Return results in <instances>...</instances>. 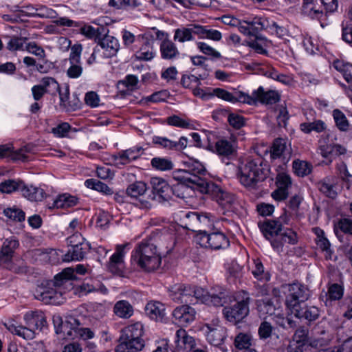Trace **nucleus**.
Segmentation results:
<instances>
[{
	"instance_id": "4c0bfd02",
	"label": "nucleus",
	"mask_w": 352,
	"mask_h": 352,
	"mask_svg": "<svg viewBox=\"0 0 352 352\" xmlns=\"http://www.w3.org/2000/svg\"><path fill=\"white\" fill-rule=\"evenodd\" d=\"M114 314L122 318H129L133 314V309L131 305L126 300L118 301L113 307Z\"/></svg>"
},
{
	"instance_id": "37998d69",
	"label": "nucleus",
	"mask_w": 352,
	"mask_h": 352,
	"mask_svg": "<svg viewBox=\"0 0 352 352\" xmlns=\"http://www.w3.org/2000/svg\"><path fill=\"white\" fill-rule=\"evenodd\" d=\"M167 123L170 126L188 129H195L197 125L195 121L183 119L176 115L168 117Z\"/></svg>"
},
{
	"instance_id": "3c124183",
	"label": "nucleus",
	"mask_w": 352,
	"mask_h": 352,
	"mask_svg": "<svg viewBox=\"0 0 352 352\" xmlns=\"http://www.w3.org/2000/svg\"><path fill=\"white\" fill-rule=\"evenodd\" d=\"M86 187L97 190L104 195H111L113 190L106 184L96 179H88L85 182Z\"/></svg>"
},
{
	"instance_id": "cd10ccee",
	"label": "nucleus",
	"mask_w": 352,
	"mask_h": 352,
	"mask_svg": "<svg viewBox=\"0 0 352 352\" xmlns=\"http://www.w3.org/2000/svg\"><path fill=\"white\" fill-rule=\"evenodd\" d=\"M89 250L90 245L88 241H85L79 245H76L75 247L69 248L67 252L64 255L63 261L69 262L71 261L82 260Z\"/></svg>"
},
{
	"instance_id": "72a5a7b5",
	"label": "nucleus",
	"mask_w": 352,
	"mask_h": 352,
	"mask_svg": "<svg viewBox=\"0 0 352 352\" xmlns=\"http://www.w3.org/2000/svg\"><path fill=\"white\" fill-rule=\"evenodd\" d=\"M261 312L269 316L277 314L279 312L280 304L276 298H265L258 305Z\"/></svg>"
},
{
	"instance_id": "9b49d317",
	"label": "nucleus",
	"mask_w": 352,
	"mask_h": 352,
	"mask_svg": "<svg viewBox=\"0 0 352 352\" xmlns=\"http://www.w3.org/2000/svg\"><path fill=\"white\" fill-rule=\"evenodd\" d=\"M229 245V241L222 232L210 233L206 229H199V246L219 250Z\"/></svg>"
},
{
	"instance_id": "1a4fd4ad",
	"label": "nucleus",
	"mask_w": 352,
	"mask_h": 352,
	"mask_svg": "<svg viewBox=\"0 0 352 352\" xmlns=\"http://www.w3.org/2000/svg\"><path fill=\"white\" fill-rule=\"evenodd\" d=\"M285 289V305L290 311L302 305L309 297L308 288L299 283L289 284Z\"/></svg>"
},
{
	"instance_id": "4be33fe9",
	"label": "nucleus",
	"mask_w": 352,
	"mask_h": 352,
	"mask_svg": "<svg viewBox=\"0 0 352 352\" xmlns=\"http://www.w3.org/2000/svg\"><path fill=\"white\" fill-rule=\"evenodd\" d=\"M319 153L322 157L327 159L330 164L334 158L346 153V148L337 144L327 143L325 140H319Z\"/></svg>"
},
{
	"instance_id": "680f3d73",
	"label": "nucleus",
	"mask_w": 352,
	"mask_h": 352,
	"mask_svg": "<svg viewBox=\"0 0 352 352\" xmlns=\"http://www.w3.org/2000/svg\"><path fill=\"white\" fill-rule=\"evenodd\" d=\"M184 87L192 89L195 96L198 95V77L195 74H184L182 78Z\"/></svg>"
},
{
	"instance_id": "ea45409f",
	"label": "nucleus",
	"mask_w": 352,
	"mask_h": 352,
	"mask_svg": "<svg viewBox=\"0 0 352 352\" xmlns=\"http://www.w3.org/2000/svg\"><path fill=\"white\" fill-rule=\"evenodd\" d=\"M160 52L164 59H173L179 54V50L171 41L164 40L160 45Z\"/></svg>"
},
{
	"instance_id": "412c9836",
	"label": "nucleus",
	"mask_w": 352,
	"mask_h": 352,
	"mask_svg": "<svg viewBox=\"0 0 352 352\" xmlns=\"http://www.w3.org/2000/svg\"><path fill=\"white\" fill-rule=\"evenodd\" d=\"M199 331L204 333L210 344L216 346L222 344L226 337L225 329L219 326L212 327L207 324L199 325Z\"/></svg>"
},
{
	"instance_id": "a18cd8bd",
	"label": "nucleus",
	"mask_w": 352,
	"mask_h": 352,
	"mask_svg": "<svg viewBox=\"0 0 352 352\" xmlns=\"http://www.w3.org/2000/svg\"><path fill=\"white\" fill-rule=\"evenodd\" d=\"M222 38L221 33L212 29L208 25H199V39H209L214 41H219Z\"/></svg>"
},
{
	"instance_id": "338daca9",
	"label": "nucleus",
	"mask_w": 352,
	"mask_h": 352,
	"mask_svg": "<svg viewBox=\"0 0 352 352\" xmlns=\"http://www.w3.org/2000/svg\"><path fill=\"white\" fill-rule=\"evenodd\" d=\"M100 28H94L89 25H84L80 28V33L88 38H94L95 41H98V38L100 37Z\"/></svg>"
},
{
	"instance_id": "6e6d98bb",
	"label": "nucleus",
	"mask_w": 352,
	"mask_h": 352,
	"mask_svg": "<svg viewBox=\"0 0 352 352\" xmlns=\"http://www.w3.org/2000/svg\"><path fill=\"white\" fill-rule=\"evenodd\" d=\"M3 214L9 220L15 222H22L25 218V212L21 209L16 207L7 208L4 209Z\"/></svg>"
},
{
	"instance_id": "2f4dec72",
	"label": "nucleus",
	"mask_w": 352,
	"mask_h": 352,
	"mask_svg": "<svg viewBox=\"0 0 352 352\" xmlns=\"http://www.w3.org/2000/svg\"><path fill=\"white\" fill-rule=\"evenodd\" d=\"M153 190L155 193L164 201L172 199L171 186L163 179L155 178L153 180Z\"/></svg>"
},
{
	"instance_id": "473e14b6",
	"label": "nucleus",
	"mask_w": 352,
	"mask_h": 352,
	"mask_svg": "<svg viewBox=\"0 0 352 352\" xmlns=\"http://www.w3.org/2000/svg\"><path fill=\"white\" fill-rule=\"evenodd\" d=\"M21 192L23 197L32 201H41L45 195V191L42 188L32 185L27 186L24 183Z\"/></svg>"
},
{
	"instance_id": "5701e85b",
	"label": "nucleus",
	"mask_w": 352,
	"mask_h": 352,
	"mask_svg": "<svg viewBox=\"0 0 352 352\" xmlns=\"http://www.w3.org/2000/svg\"><path fill=\"white\" fill-rule=\"evenodd\" d=\"M318 190L324 196L330 199H336L338 196V179L333 175L324 177L317 184Z\"/></svg>"
},
{
	"instance_id": "e433bc0d",
	"label": "nucleus",
	"mask_w": 352,
	"mask_h": 352,
	"mask_svg": "<svg viewBox=\"0 0 352 352\" xmlns=\"http://www.w3.org/2000/svg\"><path fill=\"white\" fill-rule=\"evenodd\" d=\"M6 327L12 333H14L26 340H31L35 337V332L30 329L23 326H16L11 322L5 323Z\"/></svg>"
},
{
	"instance_id": "13d9d810",
	"label": "nucleus",
	"mask_w": 352,
	"mask_h": 352,
	"mask_svg": "<svg viewBox=\"0 0 352 352\" xmlns=\"http://www.w3.org/2000/svg\"><path fill=\"white\" fill-rule=\"evenodd\" d=\"M302 12L304 15L317 19H320L324 14L322 10L316 8L314 2L303 3Z\"/></svg>"
},
{
	"instance_id": "0eeeda50",
	"label": "nucleus",
	"mask_w": 352,
	"mask_h": 352,
	"mask_svg": "<svg viewBox=\"0 0 352 352\" xmlns=\"http://www.w3.org/2000/svg\"><path fill=\"white\" fill-rule=\"evenodd\" d=\"M246 20L252 33V36L256 39L262 38V36L259 33L263 30L279 38H283L288 34V30L285 26L278 24L273 20L259 16L249 18Z\"/></svg>"
},
{
	"instance_id": "6ab92c4d",
	"label": "nucleus",
	"mask_w": 352,
	"mask_h": 352,
	"mask_svg": "<svg viewBox=\"0 0 352 352\" xmlns=\"http://www.w3.org/2000/svg\"><path fill=\"white\" fill-rule=\"evenodd\" d=\"M129 245V243L119 244L116 247V252L110 257L108 263L109 270L116 274H120L122 272L124 268V256L126 254V248Z\"/></svg>"
},
{
	"instance_id": "f257e3e1",
	"label": "nucleus",
	"mask_w": 352,
	"mask_h": 352,
	"mask_svg": "<svg viewBox=\"0 0 352 352\" xmlns=\"http://www.w3.org/2000/svg\"><path fill=\"white\" fill-rule=\"evenodd\" d=\"M75 278L74 270L65 268L53 280H45L38 285L34 296L45 304L60 305L63 302L65 290L71 287V280Z\"/></svg>"
},
{
	"instance_id": "ddd939ff",
	"label": "nucleus",
	"mask_w": 352,
	"mask_h": 352,
	"mask_svg": "<svg viewBox=\"0 0 352 352\" xmlns=\"http://www.w3.org/2000/svg\"><path fill=\"white\" fill-rule=\"evenodd\" d=\"M155 39L149 34H144L142 38L138 43V47L133 49L135 58L139 60L149 61L156 56V50L154 47Z\"/></svg>"
},
{
	"instance_id": "f3484780",
	"label": "nucleus",
	"mask_w": 352,
	"mask_h": 352,
	"mask_svg": "<svg viewBox=\"0 0 352 352\" xmlns=\"http://www.w3.org/2000/svg\"><path fill=\"white\" fill-rule=\"evenodd\" d=\"M143 154V149L140 146H134L126 150L121 151L117 154L112 155L113 164L120 168L133 161L138 159Z\"/></svg>"
},
{
	"instance_id": "c03bdc74",
	"label": "nucleus",
	"mask_w": 352,
	"mask_h": 352,
	"mask_svg": "<svg viewBox=\"0 0 352 352\" xmlns=\"http://www.w3.org/2000/svg\"><path fill=\"white\" fill-rule=\"evenodd\" d=\"M334 68L343 76L345 80L352 82V64L344 60H336L333 62Z\"/></svg>"
},
{
	"instance_id": "f03ea898",
	"label": "nucleus",
	"mask_w": 352,
	"mask_h": 352,
	"mask_svg": "<svg viewBox=\"0 0 352 352\" xmlns=\"http://www.w3.org/2000/svg\"><path fill=\"white\" fill-rule=\"evenodd\" d=\"M238 170L241 184L251 189H256L268 177L270 170L267 162L260 157H248L240 162Z\"/></svg>"
},
{
	"instance_id": "774afa93",
	"label": "nucleus",
	"mask_w": 352,
	"mask_h": 352,
	"mask_svg": "<svg viewBox=\"0 0 352 352\" xmlns=\"http://www.w3.org/2000/svg\"><path fill=\"white\" fill-rule=\"evenodd\" d=\"M344 294L343 287L338 283L331 284L329 287L328 295L329 299L332 300H338L342 298Z\"/></svg>"
},
{
	"instance_id": "c85d7f7f",
	"label": "nucleus",
	"mask_w": 352,
	"mask_h": 352,
	"mask_svg": "<svg viewBox=\"0 0 352 352\" xmlns=\"http://www.w3.org/2000/svg\"><path fill=\"white\" fill-rule=\"evenodd\" d=\"M199 301L209 306L221 307L226 302V294L223 292L219 294H210L201 289L199 290Z\"/></svg>"
},
{
	"instance_id": "8fccbe9b",
	"label": "nucleus",
	"mask_w": 352,
	"mask_h": 352,
	"mask_svg": "<svg viewBox=\"0 0 352 352\" xmlns=\"http://www.w3.org/2000/svg\"><path fill=\"white\" fill-rule=\"evenodd\" d=\"M265 75L267 77L277 80L285 85H291L294 82L293 78L291 76L278 73V72L274 67L266 70Z\"/></svg>"
},
{
	"instance_id": "f8f14e48",
	"label": "nucleus",
	"mask_w": 352,
	"mask_h": 352,
	"mask_svg": "<svg viewBox=\"0 0 352 352\" xmlns=\"http://www.w3.org/2000/svg\"><path fill=\"white\" fill-rule=\"evenodd\" d=\"M199 91H201L199 89ZM199 96L204 100L209 99L214 96H217L225 101L232 103L240 102L243 103H252V100L249 98V95L241 91L229 92L223 89L215 88L213 89L212 93L201 94L199 91Z\"/></svg>"
},
{
	"instance_id": "20e7f679",
	"label": "nucleus",
	"mask_w": 352,
	"mask_h": 352,
	"mask_svg": "<svg viewBox=\"0 0 352 352\" xmlns=\"http://www.w3.org/2000/svg\"><path fill=\"white\" fill-rule=\"evenodd\" d=\"M131 263L141 270L151 272L160 267L162 256L157 245L152 239L144 240L132 251Z\"/></svg>"
},
{
	"instance_id": "603ef678",
	"label": "nucleus",
	"mask_w": 352,
	"mask_h": 352,
	"mask_svg": "<svg viewBox=\"0 0 352 352\" xmlns=\"http://www.w3.org/2000/svg\"><path fill=\"white\" fill-rule=\"evenodd\" d=\"M252 336L248 333H239L234 338V344L240 350H254L250 348Z\"/></svg>"
},
{
	"instance_id": "e2e57ef3",
	"label": "nucleus",
	"mask_w": 352,
	"mask_h": 352,
	"mask_svg": "<svg viewBox=\"0 0 352 352\" xmlns=\"http://www.w3.org/2000/svg\"><path fill=\"white\" fill-rule=\"evenodd\" d=\"M146 190V185L142 182L131 184L126 189L127 194L132 197H138L143 195Z\"/></svg>"
},
{
	"instance_id": "a19ab883",
	"label": "nucleus",
	"mask_w": 352,
	"mask_h": 352,
	"mask_svg": "<svg viewBox=\"0 0 352 352\" xmlns=\"http://www.w3.org/2000/svg\"><path fill=\"white\" fill-rule=\"evenodd\" d=\"M326 128V124L321 120L303 122L300 124V130L306 134H309L313 131L316 133H321L324 131Z\"/></svg>"
},
{
	"instance_id": "6e6552de",
	"label": "nucleus",
	"mask_w": 352,
	"mask_h": 352,
	"mask_svg": "<svg viewBox=\"0 0 352 352\" xmlns=\"http://www.w3.org/2000/svg\"><path fill=\"white\" fill-rule=\"evenodd\" d=\"M18 246L19 241L14 238L6 239L4 241L0 253V265L15 273L22 274L26 272L23 261H19V265L12 262L14 251Z\"/></svg>"
},
{
	"instance_id": "bf43d9fd",
	"label": "nucleus",
	"mask_w": 352,
	"mask_h": 352,
	"mask_svg": "<svg viewBox=\"0 0 352 352\" xmlns=\"http://www.w3.org/2000/svg\"><path fill=\"white\" fill-rule=\"evenodd\" d=\"M142 36L143 34H138L135 36L133 33L126 30H124L122 32V37L124 45L126 47H132L133 44H135L134 46H133V50L138 46V43L140 42Z\"/></svg>"
},
{
	"instance_id": "c756f323",
	"label": "nucleus",
	"mask_w": 352,
	"mask_h": 352,
	"mask_svg": "<svg viewBox=\"0 0 352 352\" xmlns=\"http://www.w3.org/2000/svg\"><path fill=\"white\" fill-rule=\"evenodd\" d=\"M197 35H198V25L190 24L187 27L176 29L174 34V40L184 43L192 40Z\"/></svg>"
},
{
	"instance_id": "5fc2aeb1",
	"label": "nucleus",
	"mask_w": 352,
	"mask_h": 352,
	"mask_svg": "<svg viewBox=\"0 0 352 352\" xmlns=\"http://www.w3.org/2000/svg\"><path fill=\"white\" fill-rule=\"evenodd\" d=\"M287 148L286 140L283 138L276 139L271 147L270 156L275 160L281 157Z\"/></svg>"
},
{
	"instance_id": "2eb2a0df",
	"label": "nucleus",
	"mask_w": 352,
	"mask_h": 352,
	"mask_svg": "<svg viewBox=\"0 0 352 352\" xmlns=\"http://www.w3.org/2000/svg\"><path fill=\"white\" fill-rule=\"evenodd\" d=\"M100 49V56L102 58H109L116 56L120 48V44L118 38L106 34L104 36L98 37L96 42Z\"/></svg>"
},
{
	"instance_id": "423d86ee",
	"label": "nucleus",
	"mask_w": 352,
	"mask_h": 352,
	"mask_svg": "<svg viewBox=\"0 0 352 352\" xmlns=\"http://www.w3.org/2000/svg\"><path fill=\"white\" fill-rule=\"evenodd\" d=\"M144 333V326L137 322L124 327L119 338V344L117 346V352H136L141 351L144 346V342L142 339Z\"/></svg>"
},
{
	"instance_id": "052dcab7",
	"label": "nucleus",
	"mask_w": 352,
	"mask_h": 352,
	"mask_svg": "<svg viewBox=\"0 0 352 352\" xmlns=\"http://www.w3.org/2000/svg\"><path fill=\"white\" fill-rule=\"evenodd\" d=\"M192 188V185L186 184L177 183L171 186L172 188V197L175 196L180 199H186L189 194L188 191Z\"/></svg>"
},
{
	"instance_id": "f704fd0d",
	"label": "nucleus",
	"mask_w": 352,
	"mask_h": 352,
	"mask_svg": "<svg viewBox=\"0 0 352 352\" xmlns=\"http://www.w3.org/2000/svg\"><path fill=\"white\" fill-rule=\"evenodd\" d=\"M235 151V146L234 142L221 139L217 140L214 143V151L220 156L229 157Z\"/></svg>"
},
{
	"instance_id": "7c9ffc66",
	"label": "nucleus",
	"mask_w": 352,
	"mask_h": 352,
	"mask_svg": "<svg viewBox=\"0 0 352 352\" xmlns=\"http://www.w3.org/2000/svg\"><path fill=\"white\" fill-rule=\"evenodd\" d=\"M199 52L204 56L199 55V67L207 66L206 60L216 61L221 58V53L204 42H199Z\"/></svg>"
},
{
	"instance_id": "69168bd1",
	"label": "nucleus",
	"mask_w": 352,
	"mask_h": 352,
	"mask_svg": "<svg viewBox=\"0 0 352 352\" xmlns=\"http://www.w3.org/2000/svg\"><path fill=\"white\" fill-rule=\"evenodd\" d=\"M339 231L349 235H352V219L349 218L340 219L338 222L337 230H336V234L338 238Z\"/></svg>"
},
{
	"instance_id": "b1692460",
	"label": "nucleus",
	"mask_w": 352,
	"mask_h": 352,
	"mask_svg": "<svg viewBox=\"0 0 352 352\" xmlns=\"http://www.w3.org/2000/svg\"><path fill=\"white\" fill-rule=\"evenodd\" d=\"M312 230L316 236L315 242L321 251L324 253L325 259L333 260L334 251L331 248V243L324 230L318 227L314 228Z\"/></svg>"
},
{
	"instance_id": "09e8293b",
	"label": "nucleus",
	"mask_w": 352,
	"mask_h": 352,
	"mask_svg": "<svg viewBox=\"0 0 352 352\" xmlns=\"http://www.w3.org/2000/svg\"><path fill=\"white\" fill-rule=\"evenodd\" d=\"M332 116L336 126L340 131H347L349 129V122L344 113L338 109L333 111Z\"/></svg>"
},
{
	"instance_id": "aec40b11",
	"label": "nucleus",
	"mask_w": 352,
	"mask_h": 352,
	"mask_svg": "<svg viewBox=\"0 0 352 352\" xmlns=\"http://www.w3.org/2000/svg\"><path fill=\"white\" fill-rule=\"evenodd\" d=\"M296 318L306 321L309 325L317 320L320 316L319 308L314 305H307L304 303L291 311Z\"/></svg>"
},
{
	"instance_id": "7ed1b4c3",
	"label": "nucleus",
	"mask_w": 352,
	"mask_h": 352,
	"mask_svg": "<svg viewBox=\"0 0 352 352\" xmlns=\"http://www.w3.org/2000/svg\"><path fill=\"white\" fill-rule=\"evenodd\" d=\"M258 226L264 237L268 240L272 248L277 252L283 250L285 243L296 245L298 236L296 232L290 228L281 229V225L274 219H265L259 221Z\"/></svg>"
},
{
	"instance_id": "a878e982",
	"label": "nucleus",
	"mask_w": 352,
	"mask_h": 352,
	"mask_svg": "<svg viewBox=\"0 0 352 352\" xmlns=\"http://www.w3.org/2000/svg\"><path fill=\"white\" fill-rule=\"evenodd\" d=\"M175 342L179 349L186 352H198V349H195V339L187 334L184 329H179L177 331Z\"/></svg>"
},
{
	"instance_id": "58836bf2",
	"label": "nucleus",
	"mask_w": 352,
	"mask_h": 352,
	"mask_svg": "<svg viewBox=\"0 0 352 352\" xmlns=\"http://www.w3.org/2000/svg\"><path fill=\"white\" fill-rule=\"evenodd\" d=\"M152 168L157 171H168L174 168L173 161L165 157H155L151 160Z\"/></svg>"
},
{
	"instance_id": "39448f33",
	"label": "nucleus",
	"mask_w": 352,
	"mask_h": 352,
	"mask_svg": "<svg viewBox=\"0 0 352 352\" xmlns=\"http://www.w3.org/2000/svg\"><path fill=\"white\" fill-rule=\"evenodd\" d=\"M207 175L210 176V174L207 173L204 165L199 162V194L203 195L202 197H199V205L201 204V199L215 200L224 208L232 205L236 201L235 196L232 193L223 191L219 186L208 178Z\"/></svg>"
},
{
	"instance_id": "a211bd4d",
	"label": "nucleus",
	"mask_w": 352,
	"mask_h": 352,
	"mask_svg": "<svg viewBox=\"0 0 352 352\" xmlns=\"http://www.w3.org/2000/svg\"><path fill=\"white\" fill-rule=\"evenodd\" d=\"M197 162H195V165L192 166H188V168L186 170L178 169L172 173L173 179L177 181V183L186 184L188 185H195L197 186L198 184V168Z\"/></svg>"
},
{
	"instance_id": "864d4df0",
	"label": "nucleus",
	"mask_w": 352,
	"mask_h": 352,
	"mask_svg": "<svg viewBox=\"0 0 352 352\" xmlns=\"http://www.w3.org/2000/svg\"><path fill=\"white\" fill-rule=\"evenodd\" d=\"M7 49L11 52L21 51L24 50V44L27 41L26 37L11 36L8 37Z\"/></svg>"
},
{
	"instance_id": "49530a36",
	"label": "nucleus",
	"mask_w": 352,
	"mask_h": 352,
	"mask_svg": "<svg viewBox=\"0 0 352 352\" xmlns=\"http://www.w3.org/2000/svg\"><path fill=\"white\" fill-rule=\"evenodd\" d=\"M78 199L69 194H63L56 197L54 201V207L57 208H69L77 204Z\"/></svg>"
},
{
	"instance_id": "4d7b16f0",
	"label": "nucleus",
	"mask_w": 352,
	"mask_h": 352,
	"mask_svg": "<svg viewBox=\"0 0 352 352\" xmlns=\"http://www.w3.org/2000/svg\"><path fill=\"white\" fill-rule=\"evenodd\" d=\"M202 137L199 135V148L203 147L214 151L215 135L210 131H202Z\"/></svg>"
},
{
	"instance_id": "0e129e2a",
	"label": "nucleus",
	"mask_w": 352,
	"mask_h": 352,
	"mask_svg": "<svg viewBox=\"0 0 352 352\" xmlns=\"http://www.w3.org/2000/svg\"><path fill=\"white\" fill-rule=\"evenodd\" d=\"M74 324H76V331H74V336L80 338L83 340L91 339L94 336V332L89 328L80 327V322L75 318H72Z\"/></svg>"
},
{
	"instance_id": "9d476101",
	"label": "nucleus",
	"mask_w": 352,
	"mask_h": 352,
	"mask_svg": "<svg viewBox=\"0 0 352 352\" xmlns=\"http://www.w3.org/2000/svg\"><path fill=\"white\" fill-rule=\"evenodd\" d=\"M250 297L247 293L243 292L241 300L234 305L226 306L223 309V314L228 321L236 324L245 318L249 314Z\"/></svg>"
},
{
	"instance_id": "79ce46f5",
	"label": "nucleus",
	"mask_w": 352,
	"mask_h": 352,
	"mask_svg": "<svg viewBox=\"0 0 352 352\" xmlns=\"http://www.w3.org/2000/svg\"><path fill=\"white\" fill-rule=\"evenodd\" d=\"M23 186V182L16 179H6L0 182V192L2 193L10 194L14 192L20 191Z\"/></svg>"
},
{
	"instance_id": "dca6fc26",
	"label": "nucleus",
	"mask_w": 352,
	"mask_h": 352,
	"mask_svg": "<svg viewBox=\"0 0 352 352\" xmlns=\"http://www.w3.org/2000/svg\"><path fill=\"white\" fill-rule=\"evenodd\" d=\"M249 98L252 100V103H248L250 105H254L258 102L265 104H274L278 102L280 99L279 93L274 90L265 91L263 87H259L254 90Z\"/></svg>"
},
{
	"instance_id": "393cba45",
	"label": "nucleus",
	"mask_w": 352,
	"mask_h": 352,
	"mask_svg": "<svg viewBox=\"0 0 352 352\" xmlns=\"http://www.w3.org/2000/svg\"><path fill=\"white\" fill-rule=\"evenodd\" d=\"M196 311L188 305H183L175 308L173 312L175 322L179 325H186L195 318Z\"/></svg>"
},
{
	"instance_id": "4468645a",
	"label": "nucleus",
	"mask_w": 352,
	"mask_h": 352,
	"mask_svg": "<svg viewBox=\"0 0 352 352\" xmlns=\"http://www.w3.org/2000/svg\"><path fill=\"white\" fill-rule=\"evenodd\" d=\"M170 295L177 302L195 305L198 302L195 287L190 285H176L173 287Z\"/></svg>"
},
{
	"instance_id": "de8ad7c7",
	"label": "nucleus",
	"mask_w": 352,
	"mask_h": 352,
	"mask_svg": "<svg viewBox=\"0 0 352 352\" xmlns=\"http://www.w3.org/2000/svg\"><path fill=\"white\" fill-rule=\"evenodd\" d=\"M312 165L306 161L296 160L293 162L294 173L299 177L309 175L312 171Z\"/></svg>"
},
{
	"instance_id": "bb28decb",
	"label": "nucleus",
	"mask_w": 352,
	"mask_h": 352,
	"mask_svg": "<svg viewBox=\"0 0 352 352\" xmlns=\"http://www.w3.org/2000/svg\"><path fill=\"white\" fill-rule=\"evenodd\" d=\"M27 328L32 329L34 331L35 329L41 330L46 324V319L44 314L41 311H28L24 315Z\"/></svg>"
},
{
	"instance_id": "c9c22d12",
	"label": "nucleus",
	"mask_w": 352,
	"mask_h": 352,
	"mask_svg": "<svg viewBox=\"0 0 352 352\" xmlns=\"http://www.w3.org/2000/svg\"><path fill=\"white\" fill-rule=\"evenodd\" d=\"M145 311L151 319L161 320L165 315V307L160 302H150L146 305Z\"/></svg>"
}]
</instances>
